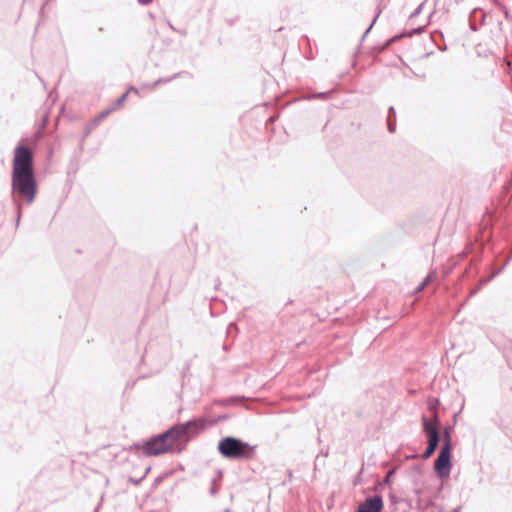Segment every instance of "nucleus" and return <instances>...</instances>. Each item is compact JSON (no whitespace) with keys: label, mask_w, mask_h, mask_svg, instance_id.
I'll use <instances>...</instances> for the list:
<instances>
[{"label":"nucleus","mask_w":512,"mask_h":512,"mask_svg":"<svg viewBox=\"0 0 512 512\" xmlns=\"http://www.w3.org/2000/svg\"><path fill=\"white\" fill-rule=\"evenodd\" d=\"M38 193V183L34 169V157L31 149L18 144L14 149L11 172V196L16 206V227L22 216V202L30 205Z\"/></svg>","instance_id":"f257e3e1"},{"label":"nucleus","mask_w":512,"mask_h":512,"mask_svg":"<svg viewBox=\"0 0 512 512\" xmlns=\"http://www.w3.org/2000/svg\"><path fill=\"white\" fill-rule=\"evenodd\" d=\"M257 445L235 436H225L217 443L218 453L225 459L232 461H249L255 457Z\"/></svg>","instance_id":"f03ea898"},{"label":"nucleus","mask_w":512,"mask_h":512,"mask_svg":"<svg viewBox=\"0 0 512 512\" xmlns=\"http://www.w3.org/2000/svg\"><path fill=\"white\" fill-rule=\"evenodd\" d=\"M175 445L177 443L167 429L162 433L152 435L147 440L133 443L129 446V451L142 450L145 456L152 457L170 452Z\"/></svg>","instance_id":"7ed1b4c3"},{"label":"nucleus","mask_w":512,"mask_h":512,"mask_svg":"<svg viewBox=\"0 0 512 512\" xmlns=\"http://www.w3.org/2000/svg\"><path fill=\"white\" fill-rule=\"evenodd\" d=\"M207 427V420L204 418H193L184 423H177L168 430L172 435V439L179 443H186L192 437L200 434Z\"/></svg>","instance_id":"20e7f679"},{"label":"nucleus","mask_w":512,"mask_h":512,"mask_svg":"<svg viewBox=\"0 0 512 512\" xmlns=\"http://www.w3.org/2000/svg\"><path fill=\"white\" fill-rule=\"evenodd\" d=\"M452 440L448 429L443 432V444L434 462V470L439 478L445 479L450 476L452 469Z\"/></svg>","instance_id":"39448f33"},{"label":"nucleus","mask_w":512,"mask_h":512,"mask_svg":"<svg viewBox=\"0 0 512 512\" xmlns=\"http://www.w3.org/2000/svg\"><path fill=\"white\" fill-rule=\"evenodd\" d=\"M423 431L427 436V447L425 448L422 457L424 459L430 458L439 446L440 433L438 425L440 423L437 413L434 414L432 421H429L426 416L422 417Z\"/></svg>","instance_id":"423d86ee"},{"label":"nucleus","mask_w":512,"mask_h":512,"mask_svg":"<svg viewBox=\"0 0 512 512\" xmlns=\"http://www.w3.org/2000/svg\"><path fill=\"white\" fill-rule=\"evenodd\" d=\"M383 499L380 495H374L365 499L358 507V512H381Z\"/></svg>","instance_id":"0eeeda50"},{"label":"nucleus","mask_w":512,"mask_h":512,"mask_svg":"<svg viewBox=\"0 0 512 512\" xmlns=\"http://www.w3.org/2000/svg\"><path fill=\"white\" fill-rule=\"evenodd\" d=\"M113 111H114V108H108V109H106V110L102 111V112H101L97 117H95L94 119H92V120L87 124V126H86V128H85V131H84V137H87V136L91 133V131H92L93 129H95V128L99 125L100 121H101L102 119H104L106 116H108V115H109L111 112H113Z\"/></svg>","instance_id":"6e6552de"},{"label":"nucleus","mask_w":512,"mask_h":512,"mask_svg":"<svg viewBox=\"0 0 512 512\" xmlns=\"http://www.w3.org/2000/svg\"><path fill=\"white\" fill-rule=\"evenodd\" d=\"M387 128L390 133L396 131V111L393 106H390L387 114Z\"/></svg>","instance_id":"1a4fd4ad"},{"label":"nucleus","mask_w":512,"mask_h":512,"mask_svg":"<svg viewBox=\"0 0 512 512\" xmlns=\"http://www.w3.org/2000/svg\"><path fill=\"white\" fill-rule=\"evenodd\" d=\"M244 400L243 396H232L219 401L222 405H238Z\"/></svg>","instance_id":"9d476101"},{"label":"nucleus","mask_w":512,"mask_h":512,"mask_svg":"<svg viewBox=\"0 0 512 512\" xmlns=\"http://www.w3.org/2000/svg\"><path fill=\"white\" fill-rule=\"evenodd\" d=\"M172 474L173 471L169 470L157 476L153 482V488H157L166 478L172 476Z\"/></svg>","instance_id":"9b49d317"},{"label":"nucleus","mask_w":512,"mask_h":512,"mask_svg":"<svg viewBox=\"0 0 512 512\" xmlns=\"http://www.w3.org/2000/svg\"><path fill=\"white\" fill-rule=\"evenodd\" d=\"M183 72H178V73H175L174 75H172L171 77H167V78H159L157 79L154 83H153V87H157L158 85L160 84H166V83H169L170 81L174 80V79H177L178 77H180V75L182 74Z\"/></svg>","instance_id":"f8f14e48"},{"label":"nucleus","mask_w":512,"mask_h":512,"mask_svg":"<svg viewBox=\"0 0 512 512\" xmlns=\"http://www.w3.org/2000/svg\"><path fill=\"white\" fill-rule=\"evenodd\" d=\"M230 418V415L228 414H220L215 419H212L210 421H207V426H214L219 422H223L225 420H228Z\"/></svg>","instance_id":"ddd939ff"},{"label":"nucleus","mask_w":512,"mask_h":512,"mask_svg":"<svg viewBox=\"0 0 512 512\" xmlns=\"http://www.w3.org/2000/svg\"><path fill=\"white\" fill-rule=\"evenodd\" d=\"M127 95H128V92H125L124 94H122L114 103V105L111 107V108H114V111L116 109H118V107H120L124 101L126 100L127 98Z\"/></svg>","instance_id":"4468645a"},{"label":"nucleus","mask_w":512,"mask_h":512,"mask_svg":"<svg viewBox=\"0 0 512 512\" xmlns=\"http://www.w3.org/2000/svg\"><path fill=\"white\" fill-rule=\"evenodd\" d=\"M425 4H426V0L421 2L418 5V7L410 14V19H413V18L417 17L421 13V11H422V9H423Z\"/></svg>","instance_id":"2eb2a0df"},{"label":"nucleus","mask_w":512,"mask_h":512,"mask_svg":"<svg viewBox=\"0 0 512 512\" xmlns=\"http://www.w3.org/2000/svg\"><path fill=\"white\" fill-rule=\"evenodd\" d=\"M216 481H217V478H213L212 481H211V487L209 489V493L212 495V496H215L218 492V486L216 484Z\"/></svg>","instance_id":"dca6fc26"},{"label":"nucleus","mask_w":512,"mask_h":512,"mask_svg":"<svg viewBox=\"0 0 512 512\" xmlns=\"http://www.w3.org/2000/svg\"><path fill=\"white\" fill-rule=\"evenodd\" d=\"M143 480H144L143 477L134 478V477L130 476L128 478V482L133 484V485H135V486L139 485Z\"/></svg>","instance_id":"f3484780"},{"label":"nucleus","mask_w":512,"mask_h":512,"mask_svg":"<svg viewBox=\"0 0 512 512\" xmlns=\"http://www.w3.org/2000/svg\"><path fill=\"white\" fill-rule=\"evenodd\" d=\"M233 331H237V325L235 323H230L227 327V334L229 335L230 333H232Z\"/></svg>","instance_id":"a211bd4d"},{"label":"nucleus","mask_w":512,"mask_h":512,"mask_svg":"<svg viewBox=\"0 0 512 512\" xmlns=\"http://www.w3.org/2000/svg\"><path fill=\"white\" fill-rule=\"evenodd\" d=\"M510 259H508L500 268H498L492 275V277L497 276L501 271L505 268V266L508 264Z\"/></svg>","instance_id":"6ab92c4d"},{"label":"nucleus","mask_w":512,"mask_h":512,"mask_svg":"<svg viewBox=\"0 0 512 512\" xmlns=\"http://www.w3.org/2000/svg\"><path fill=\"white\" fill-rule=\"evenodd\" d=\"M376 19H377V16L373 19V21H372L371 25H370V26L367 28V30L364 32V34H363V36H362L363 38H364V37H366V35L370 32V30H371L372 26L374 25V23H375Z\"/></svg>","instance_id":"aec40b11"},{"label":"nucleus","mask_w":512,"mask_h":512,"mask_svg":"<svg viewBox=\"0 0 512 512\" xmlns=\"http://www.w3.org/2000/svg\"><path fill=\"white\" fill-rule=\"evenodd\" d=\"M137 2L140 4V5H149L153 2V0H137Z\"/></svg>","instance_id":"412c9836"},{"label":"nucleus","mask_w":512,"mask_h":512,"mask_svg":"<svg viewBox=\"0 0 512 512\" xmlns=\"http://www.w3.org/2000/svg\"><path fill=\"white\" fill-rule=\"evenodd\" d=\"M424 29H425V26L418 27L413 30V33L421 34L424 31Z\"/></svg>","instance_id":"4be33fe9"},{"label":"nucleus","mask_w":512,"mask_h":512,"mask_svg":"<svg viewBox=\"0 0 512 512\" xmlns=\"http://www.w3.org/2000/svg\"><path fill=\"white\" fill-rule=\"evenodd\" d=\"M432 275L431 274H428L424 280L422 281L423 283H425V286L429 283L430 279H431Z\"/></svg>","instance_id":"5701e85b"},{"label":"nucleus","mask_w":512,"mask_h":512,"mask_svg":"<svg viewBox=\"0 0 512 512\" xmlns=\"http://www.w3.org/2000/svg\"><path fill=\"white\" fill-rule=\"evenodd\" d=\"M276 119H277V117H276V116H270V117L268 118V120H267V124H268V123H273V122H275V121H276Z\"/></svg>","instance_id":"b1692460"},{"label":"nucleus","mask_w":512,"mask_h":512,"mask_svg":"<svg viewBox=\"0 0 512 512\" xmlns=\"http://www.w3.org/2000/svg\"><path fill=\"white\" fill-rule=\"evenodd\" d=\"M150 470H151V467H150V466H148V467L145 469V471H144V473H143V475H142L141 477H143V479H144V478L147 476V474L150 472Z\"/></svg>","instance_id":"393cba45"},{"label":"nucleus","mask_w":512,"mask_h":512,"mask_svg":"<svg viewBox=\"0 0 512 512\" xmlns=\"http://www.w3.org/2000/svg\"><path fill=\"white\" fill-rule=\"evenodd\" d=\"M424 287H425V283H423V282H422V283L417 287V292L422 291V290L424 289Z\"/></svg>","instance_id":"a878e982"},{"label":"nucleus","mask_w":512,"mask_h":512,"mask_svg":"<svg viewBox=\"0 0 512 512\" xmlns=\"http://www.w3.org/2000/svg\"><path fill=\"white\" fill-rule=\"evenodd\" d=\"M222 348H223L224 351H229L230 350V346L228 344H226V343L223 344Z\"/></svg>","instance_id":"bb28decb"},{"label":"nucleus","mask_w":512,"mask_h":512,"mask_svg":"<svg viewBox=\"0 0 512 512\" xmlns=\"http://www.w3.org/2000/svg\"><path fill=\"white\" fill-rule=\"evenodd\" d=\"M130 91H133V92L137 93V89L135 87H133V86H131L126 92L129 93Z\"/></svg>","instance_id":"cd10ccee"},{"label":"nucleus","mask_w":512,"mask_h":512,"mask_svg":"<svg viewBox=\"0 0 512 512\" xmlns=\"http://www.w3.org/2000/svg\"><path fill=\"white\" fill-rule=\"evenodd\" d=\"M504 14H505V18H506V19H510V15H509V12H508L507 10H505V13H504Z\"/></svg>","instance_id":"c85d7f7f"},{"label":"nucleus","mask_w":512,"mask_h":512,"mask_svg":"<svg viewBox=\"0 0 512 512\" xmlns=\"http://www.w3.org/2000/svg\"><path fill=\"white\" fill-rule=\"evenodd\" d=\"M324 95H326L325 93H319L317 95H314L313 97H323Z\"/></svg>","instance_id":"c756f323"},{"label":"nucleus","mask_w":512,"mask_h":512,"mask_svg":"<svg viewBox=\"0 0 512 512\" xmlns=\"http://www.w3.org/2000/svg\"><path fill=\"white\" fill-rule=\"evenodd\" d=\"M389 477H390V474H388V475L385 477V482H388V481H389Z\"/></svg>","instance_id":"7c9ffc66"},{"label":"nucleus","mask_w":512,"mask_h":512,"mask_svg":"<svg viewBox=\"0 0 512 512\" xmlns=\"http://www.w3.org/2000/svg\"><path fill=\"white\" fill-rule=\"evenodd\" d=\"M221 476H222V472L218 471V477H221Z\"/></svg>","instance_id":"2f4dec72"},{"label":"nucleus","mask_w":512,"mask_h":512,"mask_svg":"<svg viewBox=\"0 0 512 512\" xmlns=\"http://www.w3.org/2000/svg\"><path fill=\"white\" fill-rule=\"evenodd\" d=\"M169 27H170L171 29H174V27H173V25H172L171 23H169Z\"/></svg>","instance_id":"473e14b6"},{"label":"nucleus","mask_w":512,"mask_h":512,"mask_svg":"<svg viewBox=\"0 0 512 512\" xmlns=\"http://www.w3.org/2000/svg\"><path fill=\"white\" fill-rule=\"evenodd\" d=\"M169 27H170L171 29H174V27H173V25H172L171 23H169Z\"/></svg>","instance_id":"72a5a7b5"},{"label":"nucleus","mask_w":512,"mask_h":512,"mask_svg":"<svg viewBox=\"0 0 512 512\" xmlns=\"http://www.w3.org/2000/svg\"><path fill=\"white\" fill-rule=\"evenodd\" d=\"M94 512H97V508L95 509V511H94Z\"/></svg>","instance_id":"f704fd0d"}]
</instances>
